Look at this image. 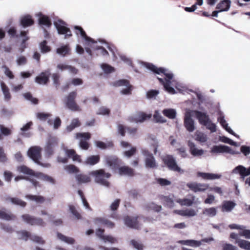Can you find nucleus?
I'll return each instance as SVG.
<instances>
[{
    "label": "nucleus",
    "mask_w": 250,
    "mask_h": 250,
    "mask_svg": "<svg viewBox=\"0 0 250 250\" xmlns=\"http://www.w3.org/2000/svg\"><path fill=\"white\" fill-rule=\"evenodd\" d=\"M4 200L6 202H10L13 205L19 206L23 208L25 207L27 205L25 202L17 197L7 196L4 198Z\"/></svg>",
    "instance_id": "nucleus-22"
},
{
    "label": "nucleus",
    "mask_w": 250,
    "mask_h": 250,
    "mask_svg": "<svg viewBox=\"0 0 250 250\" xmlns=\"http://www.w3.org/2000/svg\"><path fill=\"white\" fill-rule=\"evenodd\" d=\"M17 170L20 173H22L28 175L34 176L35 177H36V174H37V172H35L33 170L24 165L18 167Z\"/></svg>",
    "instance_id": "nucleus-24"
},
{
    "label": "nucleus",
    "mask_w": 250,
    "mask_h": 250,
    "mask_svg": "<svg viewBox=\"0 0 250 250\" xmlns=\"http://www.w3.org/2000/svg\"><path fill=\"white\" fill-rule=\"evenodd\" d=\"M118 170V173L120 175H126L129 177H132L135 175L134 170L128 166L119 167Z\"/></svg>",
    "instance_id": "nucleus-18"
},
{
    "label": "nucleus",
    "mask_w": 250,
    "mask_h": 250,
    "mask_svg": "<svg viewBox=\"0 0 250 250\" xmlns=\"http://www.w3.org/2000/svg\"><path fill=\"white\" fill-rule=\"evenodd\" d=\"M210 152L213 153H219L224 152L231 154L234 153V151L231 149L229 146L223 145L213 146Z\"/></svg>",
    "instance_id": "nucleus-16"
},
{
    "label": "nucleus",
    "mask_w": 250,
    "mask_h": 250,
    "mask_svg": "<svg viewBox=\"0 0 250 250\" xmlns=\"http://www.w3.org/2000/svg\"><path fill=\"white\" fill-rule=\"evenodd\" d=\"M25 198L30 200L35 201L38 203H42L45 201L44 197L40 195L27 194L25 196Z\"/></svg>",
    "instance_id": "nucleus-40"
},
{
    "label": "nucleus",
    "mask_w": 250,
    "mask_h": 250,
    "mask_svg": "<svg viewBox=\"0 0 250 250\" xmlns=\"http://www.w3.org/2000/svg\"><path fill=\"white\" fill-rule=\"evenodd\" d=\"M41 151L42 148L40 146H33L29 149L28 155L36 163L43 167H47L48 164H43L40 161L42 157Z\"/></svg>",
    "instance_id": "nucleus-8"
},
{
    "label": "nucleus",
    "mask_w": 250,
    "mask_h": 250,
    "mask_svg": "<svg viewBox=\"0 0 250 250\" xmlns=\"http://www.w3.org/2000/svg\"><path fill=\"white\" fill-rule=\"evenodd\" d=\"M89 174L95 177L96 182L106 187L109 186L110 183L106 179L109 178L111 174L109 172H106L104 169L93 170Z\"/></svg>",
    "instance_id": "nucleus-3"
},
{
    "label": "nucleus",
    "mask_w": 250,
    "mask_h": 250,
    "mask_svg": "<svg viewBox=\"0 0 250 250\" xmlns=\"http://www.w3.org/2000/svg\"><path fill=\"white\" fill-rule=\"evenodd\" d=\"M75 31V33L76 35H79L80 34L81 36L86 41L88 42H90L92 43H96L97 42L94 41L93 39L89 37H88L84 31V30L83 29V28L80 26H75L74 27Z\"/></svg>",
    "instance_id": "nucleus-17"
},
{
    "label": "nucleus",
    "mask_w": 250,
    "mask_h": 250,
    "mask_svg": "<svg viewBox=\"0 0 250 250\" xmlns=\"http://www.w3.org/2000/svg\"><path fill=\"white\" fill-rule=\"evenodd\" d=\"M194 200V197H193L192 200H190L187 198H184L183 199H178L176 200V202L180 204L181 206H190L192 205Z\"/></svg>",
    "instance_id": "nucleus-51"
},
{
    "label": "nucleus",
    "mask_w": 250,
    "mask_h": 250,
    "mask_svg": "<svg viewBox=\"0 0 250 250\" xmlns=\"http://www.w3.org/2000/svg\"><path fill=\"white\" fill-rule=\"evenodd\" d=\"M198 176L201 177L202 178L204 179H219L220 178L221 175L217 174H213V173H204V172H198L197 174Z\"/></svg>",
    "instance_id": "nucleus-32"
},
{
    "label": "nucleus",
    "mask_w": 250,
    "mask_h": 250,
    "mask_svg": "<svg viewBox=\"0 0 250 250\" xmlns=\"http://www.w3.org/2000/svg\"><path fill=\"white\" fill-rule=\"evenodd\" d=\"M188 146L189 147V151L191 154L193 156H199L204 154V150L202 149H197L194 143L189 141L188 142Z\"/></svg>",
    "instance_id": "nucleus-21"
},
{
    "label": "nucleus",
    "mask_w": 250,
    "mask_h": 250,
    "mask_svg": "<svg viewBox=\"0 0 250 250\" xmlns=\"http://www.w3.org/2000/svg\"><path fill=\"white\" fill-rule=\"evenodd\" d=\"M58 146V139L56 137L50 136L46 141V144L44 147L46 155L50 157L52 155L55 148Z\"/></svg>",
    "instance_id": "nucleus-6"
},
{
    "label": "nucleus",
    "mask_w": 250,
    "mask_h": 250,
    "mask_svg": "<svg viewBox=\"0 0 250 250\" xmlns=\"http://www.w3.org/2000/svg\"><path fill=\"white\" fill-rule=\"evenodd\" d=\"M121 200L120 199H116L110 206V209L112 211H116L120 206Z\"/></svg>",
    "instance_id": "nucleus-64"
},
{
    "label": "nucleus",
    "mask_w": 250,
    "mask_h": 250,
    "mask_svg": "<svg viewBox=\"0 0 250 250\" xmlns=\"http://www.w3.org/2000/svg\"><path fill=\"white\" fill-rule=\"evenodd\" d=\"M100 161V156L99 155H91L88 156L84 164L87 165L94 166L98 164Z\"/></svg>",
    "instance_id": "nucleus-25"
},
{
    "label": "nucleus",
    "mask_w": 250,
    "mask_h": 250,
    "mask_svg": "<svg viewBox=\"0 0 250 250\" xmlns=\"http://www.w3.org/2000/svg\"><path fill=\"white\" fill-rule=\"evenodd\" d=\"M235 243L238 244L240 248L245 250H250V242L245 240H239Z\"/></svg>",
    "instance_id": "nucleus-47"
},
{
    "label": "nucleus",
    "mask_w": 250,
    "mask_h": 250,
    "mask_svg": "<svg viewBox=\"0 0 250 250\" xmlns=\"http://www.w3.org/2000/svg\"><path fill=\"white\" fill-rule=\"evenodd\" d=\"M138 218V217H133L127 216L124 218L125 224L130 228L138 229L140 228Z\"/></svg>",
    "instance_id": "nucleus-15"
},
{
    "label": "nucleus",
    "mask_w": 250,
    "mask_h": 250,
    "mask_svg": "<svg viewBox=\"0 0 250 250\" xmlns=\"http://www.w3.org/2000/svg\"><path fill=\"white\" fill-rule=\"evenodd\" d=\"M110 113V110L109 108L104 107L102 106L101 107L98 111L97 112V115H109Z\"/></svg>",
    "instance_id": "nucleus-63"
},
{
    "label": "nucleus",
    "mask_w": 250,
    "mask_h": 250,
    "mask_svg": "<svg viewBox=\"0 0 250 250\" xmlns=\"http://www.w3.org/2000/svg\"><path fill=\"white\" fill-rule=\"evenodd\" d=\"M69 207L71 213L75 216L77 219H81L82 218L81 214L78 211L74 206L70 205Z\"/></svg>",
    "instance_id": "nucleus-59"
},
{
    "label": "nucleus",
    "mask_w": 250,
    "mask_h": 250,
    "mask_svg": "<svg viewBox=\"0 0 250 250\" xmlns=\"http://www.w3.org/2000/svg\"><path fill=\"white\" fill-rule=\"evenodd\" d=\"M130 244L137 250H144V245L140 240L132 239L130 241Z\"/></svg>",
    "instance_id": "nucleus-43"
},
{
    "label": "nucleus",
    "mask_w": 250,
    "mask_h": 250,
    "mask_svg": "<svg viewBox=\"0 0 250 250\" xmlns=\"http://www.w3.org/2000/svg\"><path fill=\"white\" fill-rule=\"evenodd\" d=\"M146 67L148 69L152 71L155 74H163L166 78L165 80L162 78L157 77L159 82L163 85L165 90L170 94H175V89L170 86L171 80L173 79V75L171 73H167V70L163 67H157L153 64L151 63H146Z\"/></svg>",
    "instance_id": "nucleus-1"
},
{
    "label": "nucleus",
    "mask_w": 250,
    "mask_h": 250,
    "mask_svg": "<svg viewBox=\"0 0 250 250\" xmlns=\"http://www.w3.org/2000/svg\"><path fill=\"white\" fill-rule=\"evenodd\" d=\"M76 179L78 184L87 183L91 181V178L90 176L84 174H79L76 175Z\"/></svg>",
    "instance_id": "nucleus-30"
},
{
    "label": "nucleus",
    "mask_w": 250,
    "mask_h": 250,
    "mask_svg": "<svg viewBox=\"0 0 250 250\" xmlns=\"http://www.w3.org/2000/svg\"><path fill=\"white\" fill-rule=\"evenodd\" d=\"M94 222L95 224H102L110 229H112L115 227L114 223L112 222V221L109 220L107 219L104 218H96L94 219Z\"/></svg>",
    "instance_id": "nucleus-20"
},
{
    "label": "nucleus",
    "mask_w": 250,
    "mask_h": 250,
    "mask_svg": "<svg viewBox=\"0 0 250 250\" xmlns=\"http://www.w3.org/2000/svg\"><path fill=\"white\" fill-rule=\"evenodd\" d=\"M235 171H237L241 176H246L250 174V167L247 168L242 166H239L235 167Z\"/></svg>",
    "instance_id": "nucleus-37"
},
{
    "label": "nucleus",
    "mask_w": 250,
    "mask_h": 250,
    "mask_svg": "<svg viewBox=\"0 0 250 250\" xmlns=\"http://www.w3.org/2000/svg\"><path fill=\"white\" fill-rule=\"evenodd\" d=\"M104 161L106 164L111 167L112 169H118L122 163L121 160L113 155L105 156Z\"/></svg>",
    "instance_id": "nucleus-13"
},
{
    "label": "nucleus",
    "mask_w": 250,
    "mask_h": 250,
    "mask_svg": "<svg viewBox=\"0 0 250 250\" xmlns=\"http://www.w3.org/2000/svg\"><path fill=\"white\" fill-rule=\"evenodd\" d=\"M36 177L52 184L55 183V180L53 178L42 172H37Z\"/></svg>",
    "instance_id": "nucleus-27"
},
{
    "label": "nucleus",
    "mask_w": 250,
    "mask_h": 250,
    "mask_svg": "<svg viewBox=\"0 0 250 250\" xmlns=\"http://www.w3.org/2000/svg\"><path fill=\"white\" fill-rule=\"evenodd\" d=\"M179 243L182 245L189 246L191 247H199L201 245V242L194 240H181Z\"/></svg>",
    "instance_id": "nucleus-36"
},
{
    "label": "nucleus",
    "mask_w": 250,
    "mask_h": 250,
    "mask_svg": "<svg viewBox=\"0 0 250 250\" xmlns=\"http://www.w3.org/2000/svg\"><path fill=\"white\" fill-rule=\"evenodd\" d=\"M65 22L62 20H58L54 22V25L58 32L60 35L65 34V39L68 38L72 36L70 29L66 27Z\"/></svg>",
    "instance_id": "nucleus-9"
},
{
    "label": "nucleus",
    "mask_w": 250,
    "mask_h": 250,
    "mask_svg": "<svg viewBox=\"0 0 250 250\" xmlns=\"http://www.w3.org/2000/svg\"><path fill=\"white\" fill-rule=\"evenodd\" d=\"M21 235V239L27 241L29 239H30L32 234L26 230H21L19 232Z\"/></svg>",
    "instance_id": "nucleus-61"
},
{
    "label": "nucleus",
    "mask_w": 250,
    "mask_h": 250,
    "mask_svg": "<svg viewBox=\"0 0 250 250\" xmlns=\"http://www.w3.org/2000/svg\"><path fill=\"white\" fill-rule=\"evenodd\" d=\"M204 214H206L209 216H214L216 214V209L215 208H205L203 211Z\"/></svg>",
    "instance_id": "nucleus-62"
},
{
    "label": "nucleus",
    "mask_w": 250,
    "mask_h": 250,
    "mask_svg": "<svg viewBox=\"0 0 250 250\" xmlns=\"http://www.w3.org/2000/svg\"><path fill=\"white\" fill-rule=\"evenodd\" d=\"M34 24V21L30 15H25L21 19L20 25L24 28L31 26Z\"/></svg>",
    "instance_id": "nucleus-19"
},
{
    "label": "nucleus",
    "mask_w": 250,
    "mask_h": 250,
    "mask_svg": "<svg viewBox=\"0 0 250 250\" xmlns=\"http://www.w3.org/2000/svg\"><path fill=\"white\" fill-rule=\"evenodd\" d=\"M70 48L68 44L63 45L57 49L56 52L58 54L65 56L70 54Z\"/></svg>",
    "instance_id": "nucleus-35"
},
{
    "label": "nucleus",
    "mask_w": 250,
    "mask_h": 250,
    "mask_svg": "<svg viewBox=\"0 0 250 250\" xmlns=\"http://www.w3.org/2000/svg\"><path fill=\"white\" fill-rule=\"evenodd\" d=\"M218 120L219 121L220 124L221 125L229 132L231 134L234 135V133L233 132L232 130L230 129L229 127L228 126V124H227L225 119L224 117L223 116H220L218 118Z\"/></svg>",
    "instance_id": "nucleus-50"
},
{
    "label": "nucleus",
    "mask_w": 250,
    "mask_h": 250,
    "mask_svg": "<svg viewBox=\"0 0 250 250\" xmlns=\"http://www.w3.org/2000/svg\"><path fill=\"white\" fill-rule=\"evenodd\" d=\"M163 114L169 119H173L176 117V113L173 109H165L163 111Z\"/></svg>",
    "instance_id": "nucleus-46"
},
{
    "label": "nucleus",
    "mask_w": 250,
    "mask_h": 250,
    "mask_svg": "<svg viewBox=\"0 0 250 250\" xmlns=\"http://www.w3.org/2000/svg\"><path fill=\"white\" fill-rule=\"evenodd\" d=\"M95 144L98 147L103 149L112 148L114 146V144L112 141H109L106 143H104L103 142L98 141L96 142Z\"/></svg>",
    "instance_id": "nucleus-34"
},
{
    "label": "nucleus",
    "mask_w": 250,
    "mask_h": 250,
    "mask_svg": "<svg viewBox=\"0 0 250 250\" xmlns=\"http://www.w3.org/2000/svg\"><path fill=\"white\" fill-rule=\"evenodd\" d=\"M65 169L69 173H77L80 171L79 168L72 164L67 165L65 167Z\"/></svg>",
    "instance_id": "nucleus-54"
},
{
    "label": "nucleus",
    "mask_w": 250,
    "mask_h": 250,
    "mask_svg": "<svg viewBox=\"0 0 250 250\" xmlns=\"http://www.w3.org/2000/svg\"><path fill=\"white\" fill-rule=\"evenodd\" d=\"M193 113L191 110L187 111L185 114L184 125L186 129L189 132H193L195 129L194 121L192 119L191 116Z\"/></svg>",
    "instance_id": "nucleus-12"
},
{
    "label": "nucleus",
    "mask_w": 250,
    "mask_h": 250,
    "mask_svg": "<svg viewBox=\"0 0 250 250\" xmlns=\"http://www.w3.org/2000/svg\"><path fill=\"white\" fill-rule=\"evenodd\" d=\"M195 136L196 140L202 143H205L207 140V136L203 132L200 131H196Z\"/></svg>",
    "instance_id": "nucleus-53"
},
{
    "label": "nucleus",
    "mask_w": 250,
    "mask_h": 250,
    "mask_svg": "<svg viewBox=\"0 0 250 250\" xmlns=\"http://www.w3.org/2000/svg\"><path fill=\"white\" fill-rule=\"evenodd\" d=\"M75 137L76 139L81 138L79 143V146L81 149L83 150H87L89 148L90 145L86 140H89L91 138V134L90 133H77L75 134Z\"/></svg>",
    "instance_id": "nucleus-10"
},
{
    "label": "nucleus",
    "mask_w": 250,
    "mask_h": 250,
    "mask_svg": "<svg viewBox=\"0 0 250 250\" xmlns=\"http://www.w3.org/2000/svg\"><path fill=\"white\" fill-rule=\"evenodd\" d=\"M129 81L125 79H121L113 83V85L115 87L129 85Z\"/></svg>",
    "instance_id": "nucleus-58"
},
{
    "label": "nucleus",
    "mask_w": 250,
    "mask_h": 250,
    "mask_svg": "<svg viewBox=\"0 0 250 250\" xmlns=\"http://www.w3.org/2000/svg\"><path fill=\"white\" fill-rule=\"evenodd\" d=\"M39 24L41 25H45L48 27H50L52 25L49 17L44 15H42L39 18Z\"/></svg>",
    "instance_id": "nucleus-31"
},
{
    "label": "nucleus",
    "mask_w": 250,
    "mask_h": 250,
    "mask_svg": "<svg viewBox=\"0 0 250 250\" xmlns=\"http://www.w3.org/2000/svg\"><path fill=\"white\" fill-rule=\"evenodd\" d=\"M81 125V123L78 118L73 119L70 125L66 127V130L68 132H71L74 130L76 127H79Z\"/></svg>",
    "instance_id": "nucleus-41"
},
{
    "label": "nucleus",
    "mask_w": 250,
    "mask_h": 250,
    "mask_svg": "<svg viewBox=\"0 0 250 250\" xmlns=\"http://www.w3.org/2000/svg\"><path fill=\"white\" fill-rule=\"evenodd\" d=\"M35 82L40 84H46L49 82V75L46 72H42L36 77Z\"/></svg>",
    "instance_id": "nucleus-23"
},
{
    "label": "nucleus",
    "mask_w": 250,
    "mask_h": 250,
    "mask_svg": "<svg viewBox=\"0 0 250 250\" xmlns=\"http://www.w3.org/2000/svg\"><path fill=\"white\" fill-rule=\"evenodd\" d=\"M57 236L59 239L68 244H73L75 242V240L73 238L67 237L61 233H58Z\"/></svg>",
    "instance_id": "nucleus-48"
},
{
    "label": "nucleus",
    "mask_w": 250,
    "mask_h": 250,
    "mask_svg": "<svg viewBox=\"0 0 250 250\" xmlns=\"http://www.w3.org/2000/svg\"><path fill=\"white\" fill-rule=\"evenodd\" d=\"M21 218L24 222L31 226H37L43 227L46 225L45 222L42 218L36 217L28 214L22 215Z\"/></svg>",
    "instance_id": "nucleus-5"
},
{
    "label": "nucleus",
    "mask_w": 250,
    "mask_h": 250,
    "mask_svg": "<svg viewBox=\"0 0 250 250\" xmlns=\"http://www.w3.org/2000/svg\"><path fill=\"white\" fill-rule=\"evenodd\" d=\"M151 117V114H146L145 112H139L137 114L134 121L136 123H142L147 119H149Z\"/></svg>",
    "instance_id": "nucleus-26"
},
{
    "label": "nucleus",
    "mask_w": 250,
    "mask_h": 250,
    "mask_svg": "<svg viewBox=\"0 0 250 250\" xmlns=\"http://www.w3.org/2000/svg\"><path fill=\"white\" fill-rule=\"evenodd\" d=\"M162 161L165 165L170 170L180 172L181 168L177 165L174 157L171 155H167L162 158Z\"/></svg>",
    "instance_id": "nucleus-7"
},
{
    "label": "nucleus",
    "mask_w": 250,
    "mask_h": 250,
    "mask_svg": "<svg viewBox=\"0 0 250 250\" xmlns=\"http://www.w3.org/2000/svg\"><path fill=\"white\" fill-rule=\"evenodd\" d=\"M101 67L106 74H109L115 71V68L107 63H102Z\"/></svg>",
    "instance_id": "nucleus-55"
},
{
    "label": "nucleus",
    "mask_w": 250,
    "mask_h": 250,
    "mask_svg": "<svg viewBox=\"0 0 250 250\" xmlns=\"http://www.w3.org/2000/svg\"><path fill=\"white\" fill-rule=\"evenodd\" d=\"M0 218L6 221L14 220L16 216L11 212L8 213L6 211L5 209H0Z\"/></svg>",
    "instance_id": "nucleus-29"
},
{
    "label": "nucleus",
    "mask_w": 250,
    "mask_h": 250,
    "mask_svg": "<svg viewBox=\"0 0 250 250\" xmlns=\"http://www.w3.org/2000/svg\"><path fill=\"white\" fill-rule=\"evenodd\" d=\"M77 93L75 91L70 92L65 97V104L66 107L72 111H81V108L76 102Z\"/></svg>",
    "instance_id": "nucleus-4"
},
{
    "label": "nucleus",
    "mask_w": 250,
    "mask_h": 250,
    "mask_svg": "<svg viewBox=\"0 0 250 250\" xmlns=\"http://www.w3.org/2000/svg\"><path fill=\"white\" fill-rule=\"evenodd\" d=\"M32 125L33 123L29 122L23 125V127L21 128V130L22 131L21 133V135L26 137H29L31 136V133L30 132L25 133V132L29 130Z\"/></svg>",
    "instance_id": "nucleus-45"
},
{
    "label": "nucleus",
    "mask_w": 250,
    "mask_h": 250,
    "mask_svg": "<svg viewBox=\"0 0 250 250\" xmlns=\"http://www.w3.org/2000/svg\"><path fill=\"white\" fill-rule=\"evenodd\" d=\"M230 5L229 0H224L221 1L216 6V9L219 11H225L229 10Z\"/></svg>",
    "instance_id": "nucleus-28"
},
{
    "label": "nucleus",
    "mask_w": 250,
    "mask_h": 250,
    "mask_svg": "<svg viewBox=\"0 0 250 250\" xmlns=\"http://www.w3.org/2000/svg\"><path fill=\"white\" fill-rule=\"evenodd\" d=\"M186 186L194 192H204L208 188V184L198 183L196 182L188 183L187 184Z\"/></svg>",
    "instance_id": "nucleus-14"
},
{
    "label": "nucleus",
    "mask_w": 250,
    "mask_h": 250,
    "mask_svg": "<svg viewBox=\"0 0 250 250\" xmlns=\"http://www.w3.org/2000/svg\"><path fill=\"white\" fill-rule=\"evenodd\" d=\"M12 133L10 129L5 127L3 125H0V140L3 139V136L10 135Z\"/></svg>",
    "instance_id": "nucleus-44"
},
{
    "label": "nucleus",
    "mask_w": 250,
    "mask_h": 250,
    "mask_svg": "<svg viewBox=\"0 0 250 250\" xmlns=\"http://www.w3.org/2000/svg\"><path fill=\"white\" fill-rule=\"evenodd\" d=\"M179 214L184 216H194L196 215V212L193 209H187L179 210Z\"/></svg>",
    "instance_id": "nucleus-52"
},
{
    "label": "nucleus",
    "mask_w": 250,
    "mask_h": 250,
    "mask_svg": "<svg viewBox=\"0 0 250 250\" xmlns=\"http://www.w3.org/2000/svg\"><path fill=\"white\" fill-rule=\"evenodd\" d=\"M146 208L148 210H152L157 212H160L162 210L161 206L158 205L153 202L147 204Z\"/></svg>",
    "instance_id": "nucleus-49"
},
{
    "label": "nucleus",
    "mask_w": 250,
    "mask_h": 250,
    "mask_svg": "<svg viewBox=\"0 0 250 250\" xmlns=\"http://www.w3.org/2000/svg\"><path fill=\"white\" fill-rule=\"evenodd\" d=\"M193 114H195V117L201 125L205 126L207 129L209 130L211 132H215L216 131V125L212 123L209 116L205 112L198 110H191Z\"/></svg>",
    "instance_id": "nucleus-2"
},
{
    "label": "nucleus",
    "mask_w": 250,
    "mask_h": 250,
    "mask_svg": "<svg viewBox=\"0 0 250 250\" xmlns=\"http://www.w3.org/2000/svg\"><path fill=\"white\" fill-rule=\"evenodd\" d=\"M47 41L44 40L40 44L41 52L42 53H45L49 52L51 50L50 46L47 45Z\"/></svg>",
    "instance_id": "nucleus-56"
},
{
    "label": "nucleus",
    "mask_w": 250,
    "mask_h": 250,
    "mask_svg": "<svg viewBox=\"0 0 250 250\" xmlns=\"http://www.w3.org/2000/svg\"><path fill=\"white\" fill-rule=\"evenodd\" d=\"M234 207V203L232 201H224L222 205V211H230Z\"/></svg>",
    "instance_id": "nucleus-39"
},
{
    "label": "nucleus",
    "mask_w": 250,
    "mask_h": 250,
    "mask_svg": "<svg viewBox=\"0 0 250 250\" xmlns=\"http://www.w3.org/2000/svg\"><path fill=\"white\" fill-rule=\"evenodd\" d=\"M22 179H24L27 181H30V182H31L32 183L33 185L34 186V187L35 188H37L38 187H41V185L40 184L39 182L34 179H32V178H29L26 176H21V175L17 176L15 178V181L16 182L20 180H22Z\"/></svg>",
    "instance_id": "nucleus-33"
},
{
    "label": "nucleus",
    "mask_w": 250,
    "mask_h": 250,
    "mask_svg": "<svg viewBox=\"0 0 250 250\" xmlns=\"http://www.w3.org/2000/svg\"><path fill=\"white\" fill-rule=\"evenodd\" d=\"M142 153L146 157L145 163L146 167L149 168H156L157 165L153 154L146 149L143 150Z\"/></svg>",
    "instance_id": "nucleus-11"
},
{
    "label": "nucleus",
    "mask_w": 250,
    "mask_h": 250,
    "mask_svg": "<svg viewBox=\"0 0 250 250\" xmlns=\"http://www.w3.org/2000/svg\"><path fill=\"white\" fill-rule=\"evenodd\" d=\"M160 199L162 200L165 206H167L169 208H173L174 206L173 200L168 196L162 195Z\"/></svg>",
    "instance_id": "nucleus-38"
},
{
    "label": "nucleus",
    "mask_w": 250,
    "mask_h": 250,
    "mask_svg": "<svg viewBox=\"0 0 250 250\" xmlns=\"http://www.w3.org/2000/svg\"><path fill=\"white\" fill-rule=\"evenodd\" d=\"M0 86L4 96L5 100L8 101L11 99V94L9 92V89L5 83L3 82L0 83Z\"/></svg>",
    "instance_id": "nucleus-42"
},
{
    "label": "nucleus",
    "mask_w": 250,
    "mask_h": 250,
    "mask_svg": "<svg viewBox=\"0 0 250 250\" xmlns=\"http://www.w3.org/2000/svg\"><path fill=\"white\" fill-rule=\"evenodd\" d=\"M30 240L36 243L41 245H44L45 243V241L41 236L37 235L32 234Z\"/></svg>",
    "instance_id": "nucleus-57"
},
{
    "label": "nucleus",
    "mask_w": 250,
    "mask_h": 250,
    "mask_svg": "<svg viewBox=\"0 0 250 250\" xmlns=\"http://www.w3.org/2000/svg\"><path fill=\"white\" fill-rule=\"evenodd\" d=\"M23 96L26 99L31 101L33 104H37L39 103L38 99L33 97L31 93L30 92L25 93Z\"/></svg>",
    "instance_id": "nucleus-60"
}]
</instances>
